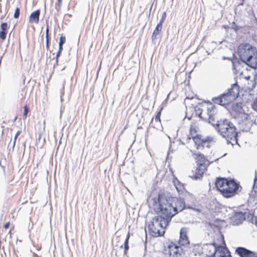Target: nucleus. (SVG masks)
<instances>
[{
    "label": "nucleus",
    "mask_w": 257,
    "mask_h": 257,
    "mask_svg": "<svg viewBox=\"0 0 257 257\" xmlns=\"http://www.w3.org/2000/svg\"><path fill=\"white\" fill-rule=\"evenodd\" d=\"M9 27L7 23H2L0 26V39L2 41L5 40Z\"/></svg>",
    "instance_id": "20"
},
{
    "label": "nucleus",
    "mask_w": 257,
    "mask_h": 257,
    "mask_svg": "<svg viewBox=\"0 0 257 257\" xmlns=\"http://www.w3.org/2000/svg\"><path fill=\"white\" fill-rule=\"evenodd\" d=\"M46 41H50L49 35H46Z\"/></svg>",
    "instance_id": "40"
},
{
    "label": "nucleus",
    "mask_w": 257,
    "mask_h": 257,
    "mask_svg": "<svg viewBox=\"0 0 257 257\" xmlns=\"http://www.w3.org/2000/svg\"><path fill=\"white\" fill-rule=\"evenodd\" d=\"M15 178V175L14 174L13 172H12L8 177V180L9 182L12 181Z\"/></svg>",
    "instance_id": "32"
},
{
    "label": "nucleus",
    "mask_w": 257,
    "mask_h": 257,
    "mask_svg": "<svg viewBox=\"0 0 257 257\" xmlns=\"http://www.w3.org/2000/svg\"><path fill=\"white\" fill-rule=\"evenodd\" d=\"M198 130V127L195 123L192 124L190 125L189 128V135L188 137V140H190L192 138V140H193V138L194 137L199 136L200 135L197 134Z\"/></svg>",
    "instance_id": "22"
},
{
    "label": "nucleus",
    "mask_w": 257,
    "mask_h": 257,
    "mask_svg": "<svg viewBox=\"0 0 257 257\" xmlns=\"http://www.w3.org/2000/svg\"><path fill=\"white\" fill-rule=\"evenodd\" d=\"M152 206L157 217L169 223L174 215L184 209L185 204L180 198L159 194L153 199Z\"/></svg>",
    "instance_id": "1"
},
{
    "label": "nucleus",
    "mask_w": 257,
    "mask_h": 257,
    "mask_svg": "<svg viewBox=\"0 0 257 257\" xmlns=\"http://www.w3.org/2000/svg\"><path fill=\"white\" fill-rule=\"evenodd\" d=\"M66 38L65 36H61L60 37L59 43V49L63 50V45L65 43Z\"/></svg>",
    "instance_id": "26"
},
{
    "label": "nucleus",
    "mask_w": 257,
    "mask_h": 257,
    "mask_svg": "<svg viewBox=\"0 0 257 257\" xmlns=\"http://www.w3.org/2000/svg\"><path fill=\"white\" fill-rule=\"evenodd\" d=\"M252 107L255 111H257V102H254L252 104Z\"/></svg>",
    "instance_id": "34"
},
{
    "label": "nucleus",
    "mask_w": 257,
    "mask_h": 257,
    "mask_svg": "<svg viewBox=\"0 0 257 257\" xmlns=\"http://www.w3.org/2000/svg\"><path fill=\"white\" fill-rule=\"evenodd\" d=\"M10 225V222H9H9H7V223L4 225V228H5L6 229H8V228L9 227Z\"/></svg>",
    "instance_id": "35"
},
{
    "label": "nucleus",
    "mask_w": 257,
    "mask_h": 257,
    "mask_svg": "<svg viewBox=\"0 0 257 257\" xmlns=\"http://www.w3.org/2000/svg\"><path fill=\"white\" fill-rule=\"evenodd\" d=\"M235 252L240 257H257L256 253L242 247H237Z\"/></svg>",
    "instance_id": "16"
},
{
    "label": "nucleus",
    "mask_w": 257,
    "mask_h": 257,
    "mask_svg": "<svg viewBox=\"0 0 257 257\" xmlns=\"http://www.w3.org/2000/svg\"><path fill=\"white\" fill-rule=\"evenodd\" d=\"M62 0H57V5L59 7H61L62 5Z\"/></svg>",
    "instance_id": "37"
},
{
    "label": "nucleus",
    "mask_w": 257,
    "mask_h": 257,
    "mask_svg": "<svg viewBox=\"0 0 257 257\" xmlns=\"http://www.w3.org/2000/svg\"><path fill=\"white\" fill-rule=\"evenodd\" d=\"M215 106L211 102H203L199 104L198 107L195 108L196 113L199 117L209 122L214 120L215 114Z\"/></svg>",
    "instance_id": "8"
},
{
    "label": "nucleus",
    "mask_w": 257,
    "mask_h": 257,
    "mask_svg": "<svg viewBox=\"0 0 257 257\" xmlns=\"http://www.w3.org/2000/svg\"><path fill=\"white\" fill-rule=\"evenodd\" d=\"M24 108V110L23 113V119H26L27 117L28 114L29 112V108L27 104H26Z\"/></svg>",
    "instance_id": "27"
},
{
    "label": "nucleus",
    "mask_w": 257,
    "mask_h": 257,
    "mask_svg": "<svg viewBox=\"0 0 257 257\" xmlns=\"http://www.w3.org/2000/svg\"><path fill=\"white\" fill-rule=\"evenodd\" d=\"M100 68H101V64H100V66H99V70H100Z\"/></svg>",
    "instance_id": "44"
},
{
    "label": "nucleus",
    "mask_w": 257,
    "mask_h": 257,
    "mask_svg": "<svg viewBox=\"0 0 257 257\" xmlns=\"http://www.w3.org/2000/svg\"><path fill=\"white\" fill-rule=\"evenodd\" d=\"M217 246L213 244H206L202 245L203 257H213L217 251Z\"/></svg>",
    "instance_id": "12"
},
{
    "label": "nucleus",
    "mask_w": 257,
    "mask_h": 257,
    "mask_svg": "<svg viewBox=\"0 0 257 257\" xmlns=\"http://www.w3.org/2000/svg\"><path fill=\"white\" fill-rule=\"evenodd\" d=\"M14 229V226L13 225V226H12V227L10 229V230H9V234H10V235L12 234V230H13Z\"/></svg>",
    "instance_id": "39"
},
{
    "label": "nucleus",
    "mask_w": 257,
    "mask_h": 257,
    "mask_svg": "<svg viewBox=\"0 0 257 257\" xmlns=\"http://www.w3.org/2000/svg\"><path fill=\"white\" fill-rule=\"evenodd\" d=\"M255 224L257 226V218H256L255 220Z\"/></svg>",
    "instance_id": "42"
},
{
    "label": "nucleus",
    "mask_w": 257,
    "mask_h": 257,
    "mask_svg": "<svg viewBox=\"0 0 257 257\" xmlns=\"http://www.w3.org/2000/svg\"><path fill=\"white\" fill-rule=\"evenodd\" d=\"M239 58L253 68H257V48L248 43L239 44L237 49Z\"/></svg>",
    "instance_id": "3"
},
{
    "label": "nucleus",
    "mask_w": 257,
    "mask_h": 257,
    "mask_svg": "<svg viewBox=\"0 0 257 257\" xmlns=\"http://www.w3.org/2000/svg\"><path fill=\"white\" fill-rule=\"evenodd\" d=\"M166 17H167V14H166V12H165L163 13L162 14V18L159 22V23H162L163 24L166 18Z\"/></svg>",
    "instance_id": "31"
},
{
    "label": "nucleus",
    "mask_w": 257,
    "mask_h": 257,
    "mask_svg": "<svg viewBox=\"0 0 257 257\" xmlns=\"http://www.w3.org/2000/svg\"><path fill=\"white\" fill-rule=\"evenodd\" d=\"M207 168L196 166V167L192 171L190 178L193 180H198L202 178L204 173L207 171Z\"/></svg>",
    "instance_id": "15"
},
{
    "label": "nucleus",
    "mask_w": 257,
    "mask_h": 257,
    "mask_svg": "<svg viewBox=\"0 0 257 257\" xmlns=\"http://www.w3.org/2000/svg\"><path fill=\"white\" fill-rule=\"evenodd\" d=\"M169 223L165 221L160 217H154L148 225V231L149 234L153 237L163 236L165 232L166 227Z\"/></svg>",
    "instance_id": "7"
},
{
    "label": "nucleus",
    "mask_w": 257,
    "mask_h": 257,
    "mask_svg": "<svg viewBox=\"0 0 257 257\" xmlns=\"http://www.w3.org/2000/svg\"><path fill=\"white\" fill-rule=\"evenodd\" d=\"M40 10H37L32 13L29 17V22L30 23L38 24L39 22V16Z\"/></svg>",
    "instance_id": "21"
},
{
    "label": "nucleus",
    "mask_w": 257,
    "mask_h": 257,
    "mask_svg": "<svg viewBox=\"0 0 257 257\" xmlns=\"http://www.w3.org/2000/svg\"><path fill=\"white\" fill-rule=\"evenodd\" d=\"M231 113L237 121L240 129L243 132L249 131L252 124L255 123L256 114L249 111L248 107L241 102L235 103L232 105Z\"/></svg>",
    "instance_id": "2"
},
{
    "label": "nucleus",
    "mask_w": 257,
    "mask_h": 257,
    "mask_svg": "<svg viewBox=\"0 0 257 257\" xmlns=\"http://www.w3.org/2000/svg\"><path fill=\"white\" fill-rule=\"evenodd\" d=\"M21 133V131H18L15 136V137H14V142H13V148H14L16 145V140H17V138L18 137V136L20 135V134Z\"/></svg>",
    "instance_id": "29"
},
{
    "label": "nucleus",
    "mask_w": 257,
    "mask_h": 257,
    "mask_svg": "<svg viewBox=\"0 0 257 257\" xmlns=\"http://www.w3.org/2000/svg\"><path fill=\"white\" fill-rule=\"evenodd\" d=\"M217 250L215 253L217 257H231L230 251L226 247L217 246Z\"/></svg>",
    "instance_id": "19"
},
{
    "label": "nucleus",
    "mask_w": 257,
    "mask_h": 257,
    "mask_svg": "<svg viewBox=\"0 0 257 257\" xmlns=\"http://www.w3.org/2000/svg\"><path fill=\"white\" fill-rule=\"evenodd\" d=\"M193 142L197 150H203L205 148H210L214 144L213 138L211 137H203L199 135L193 138Z\"/></svg>",
    "instance_id": "10"
},
{
    "label": "nucleus",
    "mask_w": 257,
    "mask_h": 257,
    "mask_svg": "<svg viewBox=\"0 0 257 257\" xmlns=\"http://www.w3.org/2000/svg\"><path fill=\"white\" fill-rule=\"evenodd\" d=\"M49 43L50 41H46V48L47 50H48L49 49Z\"/></svg>",
    "instance_id": "36"
},
{
    "label": "nucleus",
    "mask_w": 257,
    "mask_h": 257,
    "mask_svg": "<svg viewBox=\"0 0 257 257\" xmlns=\"http://www.w3.org/2000/svg\"><path fill=\"white\" fill-rule=\"evenodd\" d=\"M253 188L254 191L257 193V178L254 179Z\"/></svg>",
    "instance_id": "33"
},
{
    "label": "nucleus",
    "mask_w": 257,
    "mask_h": 257,
    "mask_svg": "<svg viewBox=\"0 0 257 257\" xmlns=\"http://www.w3.org/2000/svg\"><path fill=\"white\" fill-rule=\"evenodd\" d=\"M128 239H129V236H127V237L126 238L125 242H124V253H126L128 249Z\"/></svg>",
    "instance_id": "28"
},
{
    "label": "nucleus",
    "mask_w": 257,
    "mask_h": 257,
    "mask_svg": "<svg viewBox=\"0 0 257 257\" xmlns=\"http://www.w3.org/2000/svg\"><path fill=\"white\" fill-rule=\"evenodd\" d=\"M216 129L219 133L227 140L236 141L237 133L235 126L228 120L225 119L218 121Z\"/></svg>",
    "instance_id": "6"
},
{
    "label": "nucleus",
    "mask_w": 257,
    "mask_h": 257,
    "mask_svg": "<svg viewBox=\"0 0 257 257\" xmlns=\"http://www.w3.org/2000/svg\"><path fill=\"white\" fill-rule=\"evenodd\" d=\"M193 155L194 156L196 166L207 168L210 164V162L203 154L200 153H194Z\"/></svg>",
    "instance_id": "11"
},
{
    "label": "nucleus",
    "mask_w": 257,
    "mask_h": 257,
    "mask_svg": "<svg viewBox=\"0 0 257 257\" xmlns=\"http://www.w3.org/2000/svg\"><path fill=\"white\" fill-rule=\"evenodd\" d=\"M245 78L246 79H249L250 78V76H248L245 77Z\"/></svg>",
    "instance_id": "43"
},
{
    "label": "nucleus",
    "mask_w": 257,
    "mask_h": 257,
    "mask_svg": "<svg viewBox=\"0 0 257 257\" xmlns=\"http://www.w3.org/2000/svg\"><path fill=\"white\" fill-rule=\"evenodd\" d=\"M173 182L179 194H183L185 193L186 194V197H188V198H190V200L194 199L193 196L192 194L186 191L184 184L181 183L177 178H175L173 179Z\"/></svg>",
    "instance_id": "13"
},
{
    "label": "nucleus",
    "mask_w": 257,
    "mask_h": 257,
    "mask_svg": "<svg viewBox=\"0 0 257 257\" xmlns=\"http://www.w3.org/2000/svg\"><path fill=\"white\" fill-rule=\"evenodd\" d=\"M162 257H185V251L173 242L165 246L162 252Z\"/></svg>",
    "instance_id": "9"
},
{
    "label": "nucleus",
    "mask_w": 257,
    "mask_h": 257,
    "mask_svg": "<svg viewBox=\"0 0 257 257\" xmlns=\"http://www.w3.org/2000/svg\"><path fill=\"white\" fill-rule=\"evenodd\" d=\"M188 228L183 227L182 228L180 231V237L178 241V243L180 245V247L183 249L180 246H185L189 244L190 241L189 239L188 236L187 235Z\"/></svg>",
    "instance_id": "14"
},
{
    "label": "nucleus",
    "mask_w": 257,
    "mask_h": 257,
    "mask_svg": "<svg viewBox=\"0 0 257 257\" xmlns=\"http://www.w3.org/2000/svg\"><path fill=\"white\" fill-rule=\"evenodd\" d=\"M162 27L163 24L159 23L153 33V35L152 36L153 40H155L157 38V35L160 34V33H161L162 29Z\"/></svg>",
    "instance_id": "23"
},
{
    "label": "nucleus",
    "mask_w": 257,
    "mask_h": 257,
    "mask_svg": "<svg viewBox=\"0 0 257 257\" xmlns=\"http://www.w3.org/2000/svg\"><path fill=\"white\" fill-rule=\"evenodd\" d=\"M239 93V86L237 83H235L231 85L226 93L213 98L212 101L214 103L222 106L228 105L238 97Z\"/></svg>",
    "instance_id": "5"
},
{
    "label": "nucleus",
    "mask_w": 257,
    "mask_h": 257,
    "mask_svg": "<svg viewBox=\"0 0 257 257\" xmlns=\"http://www.w3.org/2000/svg\"><path fill=\"white\" fill-rule=\"evenodd\" d=\"M163 108H161L160 110L157 112L155 118L152 119L151 124L152 126L158 129L159 127L162 126L161 121V115L162 113Z\"/></svg>",
    "instance_id": "18"
},
{
    "label": "nucleus",
    "mask_w": 257,
    "mask_h": 257,
    "mask_svg": "<svg viewBox=\"0 0 257 257\" xmlns=\"http://www.w3.org/2000/svg\"><path fill=\"white\" fill-rule=\"evenodd\" d=\"M20 10L19 8H17L15 10L14 17L15 19H18L20 16Z\"/></svg>",
    "instance_id": "30"
},
{
    "label": "nucleus",
    "mask_w": 257,
    "mask_h": 257,
    "mask_svg": "<svg viewBox=\"0 0 257 257\" xmlns=\"http://www.w3.org/2000/svg\"><path fill=\"white\" fill-rule=\"evenodd\" d=\"M231 219L233 225L239 224L245 220L244 214L241 212H235Z\"/></svg>",
    "instance_id": "17"
},
{
    "label": "nucleus",
    "mask_w": 257,
    "mask_h": 257,
    "mask_svg": "<svg viewBox=\"0 0 257 257\" xmlns=\"http://www.w3.org/2000/svg\"><path fill=\"white\" fill-rule=\"evenodd\" d=\"M215 185L220 194L227 198L235 196L240 187L234 180L221 177L216 179Z\"/></svg>",
    "instance_id": "4"
},
{
    "label": "nucleus",
    "mask_w": 257,
    "mask_h": 257,
    "mask_svg": "<svg viewBox=\"0 0 257 257\" xmlns=\"http://www.w3.org/2000/svg\"><path fill=\"white\" fill-rule=\"evenodd\" d=\"M220 238L222 240L223 243L225 244V241L224 240V236H223V235H220Z\"/></svg>",
    "instance_id": "41"
},
{
    "label": "nucleus",
    "mask_w": 257,
    "mask_h": 257,
    "mask_svg": "<svg viewBox=\"0 0 257 257\" xmlns=\"http://www.w3.org/2000/svg\"><path fill=\"white\" fill-rule=\"evenodd\" d=\"M49 35V26L48 25L47 26V28L46 30V35Z\"/></svg>",
    "instance_id": "38"
},
{
    "label": "nucleus",
    "mask_w": 257,
    "mask_h": 257,
    "mask_svg": "<svg viewBox=\"0 0 257 257\" xmlns=\"http://www.w3.org/2000/svg\"><path fill=\"white\" fill-rule=\"evenodd\" d=\"M62 50H63L60 49H58V51H57L55 56V62L53 66L54 67H56L58 65V59L59 56H60V54L62 53Z\"/></svg>",
    "instance_id": "25"
},
{
    "label": "nucleus",
    "mask_w": 257,
    "mask_h": 257,
    "mask_svg": "<svg viewBox=\"0 0 257 257\" xmlns=\"http://www.w3.org/2000/svg\"><path fill=\"white\" fill-rule=\"evenodd\" d=\"M256 85V82L255 79L253 80H250V83L248 82V85L245 86V91L250 92L252 90Z\"/></svg>",
    "instance_id": "24"
}]
</instances>
